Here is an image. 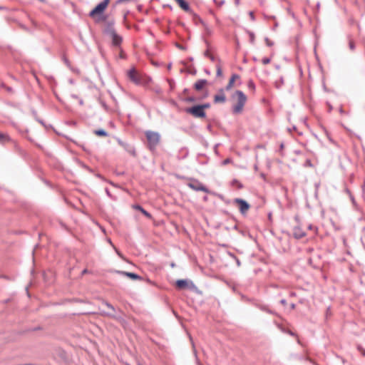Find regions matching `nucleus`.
Listing matches in <instances>:
<instances>
[{
	"instance_id": "obj_26",
	"label": "nucleus",
	"mask_w": 365,
	"mask_h": 365,
	"mask_svg": "<svg viewBox=\"0 0 365 365\" xmlns=\"http://www.w3.org/2000/svg\"><path fill=\"white\" fill-rule=\"evenodd\" d=\"M107 306L110 307L112 309H113V308L110 304H108Z\"/></svg>"
},
{
	"instance_id": "obj_5",
	"label": "nucleus",
	"mask_w": 365,
	"mask_h": 365,
	"mask_svg": "<svg viewBox=\"0 0 365 365\" xmlns=\"http://www.w3.org/2000/svg\"><path fill=\"white\" fill-rule=\"evenodd\" d=\"M107 34L112 39V43L114 46H119L122 42V37L120 36L113 28H109L107 30Z\"/></svg>"
},
{
	"instance_id": "obj_25",
	"label": "nucleus",
	"mask_w": 365,
	"mask_h": 365,
	"mask_svg": "<svg viewBox=\"0 0 365 365\" xmlns=\"http://www.w3.org/2000/svg\"><path fill=\"white\" fill-rule=\"evenodd\" d=\"M230 159H226V160H224L223 163L225 165V164L229 163H230Z\"/></svg>"
},
{
	"instance_id": "obj_17",
	"label": "nucleus",
	"mask_w": 365,
	"mask_h": 365,
	"mask_svg": "<svg viewBox=\"0 0 365 365\" xmlns=\"http://www.w3.org/2000/svg\"><path fill=\"white\" fill-rule=\"evenodd\" d=\"M273 57V53H271L269 57H265L262 59V63L264 65H267L271 62V59Z\"/></svg>"
},
{
	"instance_id": "obj_24",
	"label": "nucleus",
	"mask_w": 365,
	"mask_h": 365,
	"mask_svg": "<svg viewBox=\"0 0 365 365\" xmlns=\"http://www.w3.org/2000/svg\"><path fill=\"white\" fill-rule=\"evenodd\" d=\"M266 42H267V44L268 46H272V44H273V43H272V42H270V41H269V39H267V38L266 39Z\"/></svg>"
},
{
	"instance_id": "obj_2",
	"label": "nucleus",
	"mask_w": 365,
	"mask_h": 365,
	"mask_svg": "<svg viewBox=\"0 0 365 365\" xmlns=\"http://www.w3.org/2000/svg\"><path fill=\"white\" fill-rule=\"evenodd\" d=\"M150 150H154L160 141V135L158 133L148 130L145 133Z\"/></svg>"
},
{
	"instance_id": "obj_6",
	"label": "nucleus",
	"mask_w": 365,
	"mask_h": 365,
	"mask_svg": "<svg viewBox=\"0 0 365 365\" xmlns=\"http://www.w3.org/2000/svg\"><path fill=\"white\" fill-rule=\"evenodd\" d=\"M234 202L238 206L242 214L246 213L250 207V205L242 199L237 198L234 200Z\"/></svg>"
},
{
	"instance_id": "obj_3",
	"label": "nucleus",
	"mask_w": 365,
	"mask_h": 365,
	"mask_svg": "<svg viewBox=\"0 0 365 365\" xmlns=\"http://www.w3.org/2000/svg\"><path fill=\"white\" fill-rule=\"evenodd\" d=\"M109 4V0H104L103 1L98 4L91 12L90 16L95 18L98 14H102L104 10L107 8Z\"/></svg>"
},
{
	"instance_id": "obj_4",
	"label": "nucleus",
	"mask_w": 365,
	"mask_h": 365,
	"mask_svg": "<svg viewBox=\"0 0 365 365\" xmlns=\"http://www.w3.org/2000/svg\"><path fill=\"white\" fill-rule=\"evenodd\" d=\"M186 112L195 118L205 117V112L202 110V108L200 105L187 108Z\"/></svg>"
},
{
	"instance_id": "obj_13",
	"label": "nucleus",
	"mask_w": 365,
	"mask_h": 365,
	"mask_svg": "<svg viewBox=\"0 0 365 365\" xmlns=\"http://www.w3.org/2000/svg\"><path fill=\"white\" fill-rule=\"evenodd\" d=\"M207 82L206 80H199V81H196L194 87L197 91H200L205 87V86L207 84Z\"/></svg>"
},
{
	"instance_id": "obj_27",
	"label": "nucleus",
	"mask_w": 365,
	"mask_h": 365,
	"mask_svg": "<svg viewBox=\"0 0 365 365\" xmlns=\"http://www.w3.org/2000/svg\"><path fill=\"white\" fill-rule=\"evenodd\" d=\"M138 365H142V364H138Z\"/></svg>"
},
{
	"instance_id": "obj_21",
	"label": "nucleus",
	"mask_w": 365,
	"mask_h": 365,
	"mask_svg": "<svg viewBox=\"0 0 365 365\" xmlns=\"http://www.w3.org/2000/svg\"><path fill=\"white\" fill-rule=\"evenodd\" d=\"M200 106L202 108V110L204 111H205V109L209 108L210 106L209 103H205V104L200 105Z\"/></svg>"
},
{
	"instance_id": "obj_8",
	"label": "nucleus",
	"mask_w": 365,
	"mask_h": 365,
	"mask_svg": "<svg viewBox=\"0 0 365 365\" xmlns=\"http://www.w3.org/2000/svg\"><path fill=\"white\" fill-rule=\"evenodd\" d=\"M175 286L179 289H184L192 288L194 287L192 282H190L187 279H178L175 282Z\"/></svg>"
},
{
	"instance_id": "obj_7",
	"label": "nucleus",
	"mask_w": 365,
	"mask_h": 365,
	"mask_svg": "<svg viewBox=\"0 0 365 365\" xmlns=\"http://www.w3.org/2000/svg\"><path fill=\"white\" fill-rule=\"evenodd\" d=\"M128 76L132 82L136 84L140 83L141 81L140 76L135 68H131L128 71Z\"/></svg>"
},
{
	"instance_id": "obj_22",
	"label": "nucleus",
	"mask_w": 365,
	"mask_h": 365,
	"mask_svg": "<svg viewBox=\"0 0 365 365\" xmlns=\"http://www.w3.org/2000/svg\"><path fill=\"white\" fill-rule=\"evenodd\" d=\"M249 15H250V16L252 20L255 19V15H254V12L253 11H250Z\"/></svg>"
},
{
	"instance_id": "obj_18",
	"label": "nucleus",
	"mask_w": 365,
	"mask_h": 365,
	"mask_svg": "<svg viewBox=\"0 0 365 365\" xmlns=\"http://www.w3.org/2000/svg\"><path fill=\"white\" fill-rule=\"evenodd\" d=\"M9 140L8 135L0 133V143H4L6 141H8Z\"/></svg>"
},
{
	"instance_id": "obj_15",
	"label": "nucleus",
	"mask_w": 365,
	"mask_h": 365,
	"mask_svg": "<svg viewBox=\"0 0 365 365\" xmlns=\"http://www.w3.org/2000/svg\"><path fill=\"white\" fill-rule=\"evenodd\" d=\"M133 207L135 210H138L139 211H140V212L143 213V215H144L146 217L150 219L152 217L151 215L146 210H145L141 206L138 205H135L133 206Z\"/></svg>"
},
{
	"instance_id": "obj_19",
	"label": "nucleus",
	"mask_w": 365,
	"mask_h": 365,
	"mask_svg": "<svg viewBox=\"0 0 365 365\" xmlns=\"http://www.w3.org/2000/svg\"><path fill=\"white\" fill-rule=\"evenodd\" d=\"M217 75L218 76H221L222 75V68L219 64L217 66Z\"/></svg>"
},
{
	"instance_id": "obj_11",
	"label": "nucleus",
	"mask_w": 365,
	"mask_h": 365,
	"mask_svg": "<svg viewBox=\"0 0 365 365\" xmlns=\"http://www.w3.org/2000/svg\"><path fill=\"white\" fill-rule=\"evenodd\" d=\"M239 79H240V76H239V75H237V74H233V75H232V76H231V78H230V81H229V83H228V84L227 85V86H226L225 89H226L227 91L230 90V89L233 87L235 82L237 80H239Z\"/></svg>"
},
{
	"instance_id": "obj_1",
	"label": "nucleus",
	"mask_w": 365,
	"mask_h": 365,
	"mask_svg": "<svg viewBox=\"0 0 365 365\" xmlns=\"http://www.w3.org/2000/svg\"><path fill=\"white\" fill-rule=\"evenodd\" d=\"M232 98L236 101V103L233 106V113H241L247 101L246 96L242 91H237L232 96Z\"/></svg>"
},
{
	"instance_id": "obj_16",
	"label": "nucleus",
	"mask_w": 365,
	"mask_h": 365,
	"mask_svg": "<svg viewBox=\"0 0 365 365\" xmlns=\"http://www.w3.org/2000/svg\"><path fill=\"white\" fill-rule=\"evenodd\" d=\"M94 133L96 135L102 136V137H105V136L108 135V133L104 130H101H101H96L94 131Z\"/></svg>"
},
{
	"instance_id": "obj_23",
	"label": "nucleus",
	"mask_w": 365,
	"mask_h": 365,
	"mask_svg": "<svg viewBox=\"0 0 365 365\" xmlns=\"http://www.w3.org/2000/svg\"><path fill=\"white\" fill-rule=\"evenodd\" d=\"M349 47L351 49H354V43L352 41H350L349 42Z\"/></svg>"
},
{
	"instance_id": "obj_20",
	"label": "nucleus",
	"mask_w": 365,
	"mask_h": 365,
	"mask_svg": "<svg viewBox=\"0 0 365 365\" xmlns=\"http://www.w3.org/2000/svg\"><path fill=\"white\" fill-rule=\"evenodd\" d=\"M294 236L297 238H302V237H303L304 236V233H301V232H298L297 233V232H294Z\"/></svg>"
},
{
	"instance_id": "obj_12",
	"label": "nucleus",
	"mask_w": 365,
	"mask_h": 365,
	"mask_svg": "<svg viewBox=\"0 0 365 365\" xmlns=\"http://www.w3.org/2000/svg\"><path fill=\"white\" fill-rule=\"evenodd\" d=\"M179 6L184 11H187L190 10L189 4L184 0H175Z\"/></svg>"
},
{
	"instance_id": "obj_9",
	"label": "nucleus",
	"mask_w": 365,
	"mask_h": 365,
	"mask_svg": "<svg viewBox=\"0 0 365 365\" xmlns=\"http://www.w3.org/2000/svg\"><path fill=\"white\" fill-rule=\"evenodd\" d=\"M188 186L195 191H202L207 193L209 192L208 189L203 184L197 181L190 182Z\"/></svg>"
},
{
	"instance_id": "obj_10",
	"label": "nucleus",
	"mask_w": 365,
	"mask_h": 365,
	"mask_svg": "<svg viewBox=\"0 0 365 365\" xmlns=\"http://www.w3.org/2000/svg\"><path fill=\"white\" fill-rule=\"evenodd\" d=\"M226 101V96L223 89L219 90L218 93L214 96V102L215 103H225Z\"/></svg>"
},
{
	"instance_id": "obj_14",
	"label": "nucleus",
	"mask_w": 365,
	"mask_h": 365,
	"mask_svg": "<svg viewBox=\"0 0 365 365\" xmlns=\"http://www.w3.org/2000/svg\"><path fill=\"white\" fill-rule=\"evenodd\" d=\"M120 273L122 274L123 275L128 277L129 278L133 280L140 279L141 278L139 275L132 272H120Z\"/></svg>"
}]
</instances>
